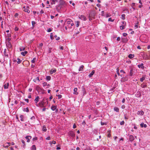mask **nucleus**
<instances>
[{
	"mask_svg": "<svg viewBox=\"0 0 150 150\" xmlns=\"http://www.w3.org/2000/svg\"><path fill=\"white\" fill-rule=\"evenodd\" d=\"M54 37L56 38V40H58L60 39L59 37H57L56 35H54Z\"/></svg>",
	"mask_w": 150,
	"mask_h": 150,
	"instance_id": "obj_39",
	"label": "nucleus"
},
{
	"mask_svg": "<svg viewBox=\"0 0 150 150\" xmlns=\"http://www.w3.org/2000/svg\"><path fill=\"white\" fill-rule=\"evenodd\" d=\"M42 101H45V104L46 103V104L47 105L48 103V101L47 100V98H43Z\"/></svg>",
	"mask_w": 150,
	"mask_h": 150,
	"instance_id": "obj_23",
	"label": "nucleus"
},
{
	"mask_svg": "<svg viewBox=\"0 0 150 150\" xmlns=\"http://www.w3.org/2000/svg\"><path fill=\"white\" fill-rule=\"evenodd\" d=\"M124 124H125V122L124 121H121L120 122V124L121 125H124Z\"/></svg>",
	"mask_w": 150,
	"mask_h": 150,
	"instance_id": "obj_49",
	"label": "nucleus"
},
{
	"mask_svg": "<svg viewBox=\"0 0 150 150\" xmlns=\"http://www.w3.org/2000/svg\"><path fill=\"white\" fill-rule=\"evenodd\" d=\"M21 142H22V143L24 144L23 146H25V142L23 140H22Z\"/></svg>",
	"mask_w": 150,
	"mask_h": 150,
	"instance_id": "obj_60",
	"label": "nucleus"
},
{
	"mask_svg": "<svg viewBox=\"0 0 150 150\" xmlns=\"http://www.w3.org/2000/svg\"><path fill=\"white\" fill-rule=\"evenodd\" d=\"M38 80L39 81H40V80H39V77H37L36 79H34L33 80V81L35 82H36V80Z\"/></svg>",
	"mask_w": 150,
	"mask_h": 150,
	"instance_id": "obj_47",
	"label": "nucleus"
},
{
	"mask_svg": "<svg viewBox=\"0 0 150 150\" xmlns=\"http://www.w3.org/2000/svg\"><path fill=\"white\" fill-rule=\"evenodd\" d=\"M32 25L33 27L35 26V24H36V23L35 21H32Z\"/></svg>",
	"mask_w": 150,
	"mask_h": 150,
	"instance_id": "obj_46",
	"label": "nucleus"
},
{
	"mask_svg": "<svg viewBox=\"0 0 150 150\" xmlns=\"http://www.w3.org/2000/svg\"><path fill=\"white\" fill-rule=\"evenodd\" d=\"M28 53V52L26 51H25L24 52H21V54L23 56H25L26 54Z\"/></svg>",
	"mask_w": 150,
	"mask_h": 150,
	"instance_id": "obj_30",
	"label": "nucleus"
},
{
	"mask_svg": "<svg viewBox=\"0 0 150 150\" xmlns=\"http://www.w3.org/2000/svg\"><path fill=\"white\" fill-rule=\"evenodd\" d=\"M85 150H91V149L90 147L89 146H87Z\"/></svg>",
	"mask_w": 150,
	"mask_h": 150,
	"instance_id": "obj_45",
	"label": "nucleus"
},
{
	"mask_svg": "<svg viewBox=\"0 0 150 150\" xmlns=\"http://www.w3.org/2000/svg\"><path fill=\"white\" fill-rule=\"evenodd\" d=\"M4 54L5 55V56H8V55L7 54H6V50L5 49L4 51Z\"/></svg>",
	"mask_w": 150,
	"mask_h": 150,
	"instance_id": "obj_52",
	"label": "nucleus"
},
{
	"mask_svg": "<svg viewBox=\"0 0 150 150\" xmlns=\"http://www.w3.org/2000/svg\"><path fill=\"white\" fill-rule=\"evenodd\" d=\"M122 25H126V22L125 21H122Z\"/></svg>",
	"mask_w": 150,
	"mask_h": 150,
	"instance_id": "obj_62",
	"label": "nucleus"
},
{
	"mask_svg": "<svg viewBox=\"0 0 150 150\" xmlns=\"http://www.w3.org/2000/svg\"><path fill=\"white\" fill-rule=\"evenodd\" d=\"M51 79V77L50 76H47L46 77V79L47 81H50Z\"/></svg>",
	"mask_w": 150,
	"mask_h": 150,
	"instance_id": "obj_36",
	"label": "nucleus"
},
{
	"mask_svg": "<svg viewBox=\"0 0 150 150\" xmlns=\"http://www.w3.org/2000/svg\"><path fill=\"white\" fill-rule=\"evenodd\" d=\"M101 13H102V16H105V15L104 14V11H102Z\"/></svg>",
	"mask_w": 150,
	"mask_h": 150,
	"instance_id": "obj_59",
	"label": "nucleus"
},
{
	"mask_svg": "<svg viewBox=\"0 0 150 150\" xmlns=\"http://www.w3.org/2000/svg\"><path fill=\"white\" fill-rule=\"evenodd\" d=\"M84 68V66L82 65H81L80 67L79 68V71H82L83 70V69Z\"/></svg>",
	"mask_w": 150,
	"mask_h": 150,
	"instance_id": "obj_27",
	"label": "nucleus"
},
{
	"mask_svg": "<svg viewBox=\"0 0 150 150\" xmlns=\"http://www.w3.org/2000/svg\"><path fill=\"white\" fill-rule=\"evenodd\" d=\"M23 8L24 9V11L25 12H27L28 13H29L30 11L29 10L28 7V6L25 7V6L23 7Z\"/></svg>",
	"mask_w": 150,
	"mask_h": 150,
	"instance_id": "obj_5",
	"label": "nucleus"
},
{
	"mask_svg": "<svg viewBox=\"0 0 150 150\" xmlns=\"http://www.w3.org/2000/svg\"><path fill=\"white\" fill-rule=\"evenodd\" d=\"M125 14H122L121 15L122 19L123 20H125Z\"/></svg>",
	"mask_w": 150,
	"mask_h": 150,
	"instance_id": "obj_40",
	"label": "nucleus"
},
{
	"mask_svg": "<svg viewBox=\"0 0 150 150\" xmlns=\"http://www.w3.org/2000/svg\"><path fill=\"white\" fill-rule=\"evenodd\" d=\"M36 90L38 92H40L41 91H44V90L43 89H42L40 88V87L39 86H37L36 87Z\"/></svg>",
	"mask_w": 150,
	"mask_h": 150,
	"instance_id": "obj_4",
	"label": "nucleus"
},
{
	"mask_svg": "<svg viewBox=\"0 0 150 150\" xmlns=\"http://www.w3.org/2000/svg\"><path fill=\"white\" fill-rule=\"evenodd\" d=\"M114 110L115 111H116L117 112H119V109L116 107H114Z\"/></svg>",
	"mask_w": 150,
	"mask_h": 150,
	"instance_id": "obj_22",
	"label": "nucleus"
},
{
	"mask_svg": "<svg viewBox=\"0 0 150 150\" xmlns=\"http://www.w3.org/2000/svg\"><path fill=\"white\" fill-rule=\"evenodd\" d=\"M144 113V112L142 110H141L138 111L137 114L138 115H143Z\"/></svg>",
	"mask_w": 150,
	"mask_h": 150,
	"instance_id": "obj_20",
	"label": "nucleus"
},
{
	"mask_svg": "<svg viewBox=\"0 0 150 150\" xmlns=\"http://www.w3.org/2000/svg\"><path fill=\"white\" fill-rule=\"evenodd\" d=\"M96 14V11L94 10H93L91 11L89 14V17L94 18Z\"/></svg>",
	"mask_w": 150,
	"mask_h": 150,
	"instance_id": "obj_1",
	"label": "nucleus"
},
{
	"mask_svg": "<svg viewBox=\"0 0 150 150\" xmlns=\"http://www.w3.org/2000/svg\"><path fill=\"white\" fill-rule=\"evenodd\" d=\"M60 5H63L64 6L66 5V4L64 0H60L59 4Z\"/></svg>",
	"mask_w": 150,
	"mask_h": 150,
	"instance_id": "obj_6",
	"label": "nucleus"
},
{
	"mask_svg": "<svg viewBox=\"0 0 150 150\" xmlns=\"http://www.w3.org/2000/svg\"><path fill=\"white\" fill-rule=\"evenodd\" d=\"M140 126L142 127H144V128H146L147 127V125L145 124H144L143 122L140 124Z\"/></svg>",
	"mask_w": 150,
	"mask_h": 150,
	"instance_id": "obj_18",
	"label": "nucleus"
},
{
	"mask_svg": "<svg viewBox=\"0 0 150 150\" xmlns=\"http://www.w3.org/2000/svg\"><path fill=\"white\" fill-rule=\"evenodd\" d=\"M111 16V15L110 13H107L105 15L104 17H105L106 18H108V17L110 16Z\"/></svg>",
	"mask_w": 150,
	"mask_h": 150,
	"instance_id": "obj_32",
	"label": "nucleus"
},
{
	"mask_svg": "<svg viewBox=\"0 0 150 150\" xmlns=\"http://www.w3.org/2000/svg\"><path fill=\"white\" fill-rule=\"evenodd\" d=\"M20 117L21 118L20 120H21V121H24V120H23L24 116L23 115H20Z\"/></svg>",
	"mask_w": 150,
	"mask_h": 150,
	"instance_id": "obj_37",
	"label": "nucleus"
},
{
	"mask_svg": "<svg viewBox=\"0 0 150 150\" xmlns=\"http://www.w3.org/2000/svg\"><path fill=\"white\" fill-rule=\"evenodd\" d=\"M57 96L59 99H60L62 97V96L61 95H57Z\"/></svg>",
	"mask_w": 150,
	"mask_h": 150,
	"instance_id": "obj_57",
	"label": "nucleus"
},
{
	"mask_svg": "<svg viewBox=\"0 0 150 150\" xmlns=\"http://www.w3.org/2000/svg\"><path fill=\"white\" fill-rule=\"evenodd\" d=\"M56 71V69H51L50 73L51 74H52L53 73H55Z\"/></svg>",
	"mask_w": 150,
	"mask_h": 150,
	"instance_id": "obj_12",
	"label": "nucleus"
},
{
	"mask_svg": "<svg viewBox=\"0 0 150 150\" xmlns=\"http://www.w3.org/2000/svg\"><path fill=\"white\" fill-rule=\"evenodd\" d=\"M141 87L142 88H145L147 86L144 83H143L141 85Z\"/></svg>",
	"mask_w": 150,
	"mask_h": 150,
	"instance_id": "obj_24",
	"label": "nucleus"
},
{
	"mask_svg": "<svg viewBox=\"0 0 150 150\" xmlns=\"http://www.w3.org/2000/svg\"><path fill=\"white\" fill-rule=\"evenodd\" d=\"M58 0H52L51 2V4H54L56 2H57Z\"/></svg>",
	"mask_w": 150,
	"mask_h": 150,
	"instance_id": "obj_26",
	"label": "nucleus"
},
{
	"mask_svg": "<svg viewBox=\"0 0 150 150\" xmlns=\"http://www.w3.org/2000/svg\"><path fill=\"white\" fill-rule=\"evenodd\" d=\"M145 76H142V78L140 79V81L141 82H143L144 80H145Z\"/></svg>",
	"mask_w": 150,
	"mask_h": 150,
	"instance_id": "obj_21",
	"label": "nucleus"
},
{
	"mask_svg": "<svg viewBox=\"0 0 150 150\" xmlns=\"http://www.w3.org/2000/svg\"><path fill=\"white\" fill-rule=\"evenodd\" d=\"M40 99V98L38 96H37L35 100V102L36 103H37L39 101V100Z\"/></svg>",
	"mask_w": 150,
	"mask_h": 150,
	"instance_id": "obj_17",
	"label": "nucleus"
},
{
	"mask_svg": "<svg viewBox=\"0 0 150 150\" xmlns=\"http://www.w3.org/2000/svg\"><path fill=\"white\" fill-rule=\"evenodd\" d=\"M129 140L130 141H133L134 140V136L131 135H129Z\"/></svg>",
	"mask_w": 150,
	"mask_h": 150,
	"instance_id": "obj_8",
	"label": "nucleus"
},
{
	"mask_svg": "<svg viewBox=\"0 0 150 150\" xmlns=\"http://www.w3.org/2000/svg\"><path fill=\"white\" fill-rule=\"evenodd\" d=\"M134 55L132 54H130L128 55V57L130 59H131L134 57Z\"/></svg>",
	"mask_w": 150,
	"mask_h": 150,
	"instance_id": "obj_33",
	"label": "nucleus"
},
{
	"mask_svg": "<svg viewBox=\"0 0 150 150\" xmlns=\"http://www.w3.org/2000/svg\"><path fill=\"white\" fill-rule=\"evenodd\" d=\"M54 34L53 33H52L50 34V38L51 40H53L54 39Z\"/></svg>",
	"mask_w": 150,
	"mask_h": 150,
	"instance_id": "obj_28",
	"label": "nucleus"
},
{
	"mask_svg": "<svg viewBox=\"0 0 150 150\" xmlns=\"http://www.w3.org/2000/svg\"><path fill=\"white\" fill-rule=\"evenodd\" d=\"M135 6V3H132L131 4V6L133 7L134 6Z\"/></svg>",
	"mask_w": 150,
	"mask_h": 150,
	"instance_id": "obj_64",
	"label": "nucleus"
},
{
	"mask_svg": "<svg viewBox=\"0 0 150 150\" xmlns=\"http://www.w3.org/2000/svg\"><path fill=\"white\" fill-rule=\"evenodd\" d=\"M133 69L131 68L130 69V73H129V75L130 76H132L133 75V73L132 72Z\"/></svg>",
	"mask_w": 150,
	"mask_h": 150,
	"instance_id": "obj_38",
	"label": "nucleus"
},
{
	"mask_svg": "<svg viewBox=\"0 0 150 150\" xmlns=\"http://www.w3.org/2000/svg\"><path fill=\"white\" fill-rule=\"evenodd\" d=\"M42 84L43 86H45L47 85V82H45L43 83Z\"/></svg>",
	"mask_w": 150,
	"mask_h": 150,
	"instance_id": "obj_53",
	"label": "nucleus"
},
{
	"mask_svg": "<svg viewBox=\"0 0 150 150\" xmlns=\"http://www.w3.org/2000/svg\"><path fill=\"white\" fill-rule=\"evenodd\" d=\"M18 30V28L17 27H16L15 28V31H17Z\"/></svg>",
	"mask_w": 150,
	"mask_h": 150,
	"instance_id": "obj_63",
	"label": "nucleus"
},
{
	"mask_svg": "<svg viewBox=\"0 0 150 150\" xmlns=\"http://www.w3.org/2000/svg\"><path fill=\"white\" fill-rule=\"evenodd\" d=\"M18 13H16L14 15V16L16 17H18Z\"/></svg>",
	"mask_w": 150,
	"mask_h": 150,
	"instance_id": "obj_58",
	"label": "nucleus"
},
{
	"mask_svg": "<svg viewBox=\"0 0 150 150\" xmlns=\"http://www.w3.org/2000/svg\"><path fill=\"white\" fill-rule=\"evenodd\" d=\"M77 88H74V94H76V95H77L78 94V92H77Z\"/></svg>",
	"mask_w": 150,
	"mask_h": 150,
	"instance_id": "obj_16",
	"label": "nucleus"
},
{
	"mask_svg": "<svg viewBox=\"0 0 150 150\" xmlns=\"http://www.w3.org/2000/svg\"><path fill=\"white\" fill-rule=\"evenodd\" d=\"M79 17L80 19L84 21L86 20V17L83 15H81L80 16L79 15Z\"/></svg>",
	"mask_w": 150,
	"mask_h": 150,
	"instance_id": "obj_7",
	"label": "nucleus"
},
{
	"mask_svg": "<svg viewBox=\"0 0 150 150\" xmlns=\"http://www.w3.org/2000/svg\"><path fill=\"white\" fill-rule=\"evenodd\" d=\"M82 91L83 95L84 96L86 94V91L85 89L83 87L82 88Z\"/></svg>",
	"mask_w": 150,
	"mask_h": 150,
	"instance_id": "obj_34",
	"label": "nucleus"
},
{
	"mask_svg": "<svg viewBox=\"0 0 150 150\" xmlns=\"http://www.w3.org/2000/svg\"><path fill=\"white\" fill-rule=\"evenodd\" d=\"M32 138L31 136H27L25 137V139L27 140V142H30V139Z\"/></svg>",
	"mask_w": 150,
	"mask_h": 150,
	"instance_id": "obj_9",
	"label": "nucleus"
},
{
	"mask_svg": "<svg viewBox=\"0 0 150 150\" xmlns=\"http://www.w3.org/2000/svg\"><path fill=\"white\" fill-rule=\"evenodd\" d=\"M43 46V43H41L40 44H39V48H41Z\"/></svg>",
	"mask_w": 150,
	"mask_h": 150,
	"instance_id": "obj_51",
	"label": "nucleus"
},
{
	"mask_svg": "<svg viewBox=\"0 0 150 150\" xmlns=\"http://www.w3.org/2000/svg\"><path fill=\"white\" fill-rule=\"evenodd\" d=\"M127 34L126 33H124L123 34V35L124 36V37H126L127 36Z\"/></svg>",
	"mask_w": 150,
	"mask_h": 150,
	"instance_id": "obj_61",
	"label": "nucleus"
},
{
	"mask_svg": "<svg viewBox=\"0 0 150 150\" xmlns=\"http://www.w3.org/2000/svg\"><path fill=\"white\" fill-rule=\"evenodd\" d=\"M114 19L112 20L111 18H110L108 19V21H111L113 22L114 21Z\"/></svg>",
	"mask_w": 150,
	"mask_h": 150,
	"instance_id": "obj_48",
	"label": "nucleus"
},
{
	"mask_svg": "<svg viewBox=\"0 0 150 150\" xmlns=\"http://www.w3.org/2000/svg\"><path fill=\"white\" fill-rule=\"evenodd\" d=\"M143 63H142L138 65V67L139 68H141L142 69H144V67L143 66Z\"/></svg>",
	"mask_w": 150,
	"mask_h": 150,
	"instance_id": "obj_11",
	"label": "nucleus"
},
{
	"mask_svg": "<svg viewBox=\"0 0 150 150\" xmlns=\"http://www.w3.org/2000/svg\"><path fill=\"white\" fill-rule=\"evenodd\" d=\"M52 31V29L51 28H49L47 30V32H51Z\"/></svg>",
	"mask_w": 150,
	"mask_h": 150,
	"instance_id": "obj_55",
	"label": "nucleus"
},
{
	"mask_svg": "<svg viewBox=\"0 0 150 150\" xmlns=\"http://www.w3.org/2000/svg\"><path fill=\"white\" fill-rule=\"evenodd\" d=\"M42 130V131L44 132H46L47 131V129H46V127L45 125L43 126Z\"/></svg>",
	"mask_w": 150,
	"mask_h": 150,
	"instance_id": "obj_25",
	"label": "nucleus"
},
{
	"mask_svg": "<svg viewBox=\"0 0 150 150\" xmlns=\"http://www.w3.org/2000/svg\"><path fill=\"white\" fill-rule=\"evenodd\" d=\"M44 105H45V101H42L40 102L38 104V105H37V106H39L41 107H44Z\"/></svg>",
	"mask_w": 150,
	"mask_h": 150,
	"instance_id": "obj_2",
	"label": "nucleus"
},
{
	"mask_svg": "<svg viewBox=\"0 0 150 150\" xmlns=\"http://www.w3.org/2000/svg\"><path fill=\"white\" fill-rule=\"evenodd\" d=\"M9 86V83H7V84H5L4 85V87L5 89H7L8 88Z\"/></svg>",
	"mask_w": 150,
	"mask_h": 150,
	"instance_id": "obj_13",
	"label": "nucleus"
},
{
	"mask_svg": "<svg viewBox=\"0 0 150 150\" xmlns=\"http://www.w3.org/2000/svg\"><path fill=\"white\" fill-rule=\"evenodd\" d=\"M38 139V137H34L33 138V141H35V140H36Z\"/></svg>",
	"mask_w": 150,
	"mask_h": 150,
	"instance_id": "obj_56",
	"label": "nucleus"
},
{
	"mask_svg": "<svg viewBox=\"0 0 150 150\" xmlns=\"http://www.w3.org/2000/svg\"><path fill=\"white\" fill-rule=\"evenodd\" d=\"M63 5H60V4H59L58 5L56 6V8L58 10H60L61 9L63 8Z\"/></svg>",
	"mask_w": 150,
	"mask_h": 150,
	"instance_id": "obj_10",
	"label": "nucleus"
},
{
	"mask_svg": "<svg viewBox=\"0 0 150 150\" xmlns=\"http://www.w3.org/2000/svg\"><path fill=\"white\" fill-rule=\"evenodd\" d=\"M23 110L24 111H25L27 112H29V110L28 108H23Z\"/></svg>",
	"mask_w": 150,
	"mask_h": 150,
	"instance_id": "obj_31",
	"label": "nucleus"
},
{
	"mask_svg": "<svg viewBox=\"0 0 150 150\" xmlns=\"http://www.w3.org/2000/svg\"><path fill=\"white\" fill-rule=\"evenodd\" d=\"M17 60H18V61H17V63L18 64H20L22 60L18 58H17Z\"/></svg>",
	"mask_w": 150,
	"mask_h": 150,
	"instance_id": "obj_42",
	"label": "nucleus"
},
{
	"mask_svg": "<svg viewBox=\"0 0 150 150\" xmlns=\"http://www.w3.org/2000/svg\"><path fill=\"white\" fill-rule=\"evenodd\" d=\"M120 29L121 30H123L125 28L124 25H122L120 26Z\"/></svg>",
	"mask_w": 150,
	"mask_h": 150,
	"instance_id": "obj_43",
	"label": "nucleus"
},
{
	"mask_svg": "<svg viewBox=\"0 0 150 150\" xmlns=\"http://www.w3.org/2000/svg\"><path fill=\"white\" fill-rule=\"evenodd\" d=\"M69 134L72 137H74L75 136V134L74 132L72 131H70L68 132Z\"/></svg>",
	"mask_w": 150,
	"mask_h": 150,
	"instance_id": "obj_3",
	"label": "nucleus"
},
{
	"mask_svg": "<svg viewBox=\"0 0 150 150\" xmlns=\"http://www.w3.org/2000/svg\"><path fill=\"white\" fill-rule=\"evenodd\" d=\"M101 125H107V123H105V122L104 123V122H101Z\"/></svg>",
	"mask_w": 150,
	"mask_h": 150,
	"instance_id": "obj_54",
	"label": "nucleus"
},
{
	"mask_svg": "<svg viewBox=\"0 0 150 150\" xmlns=\"http://www.w3.org/2000/svg\"><path fill=\"white\" fill-rule=\"evenodd\" d=\"M76 26L77 27H79V25L80 22L79 21H76Z\"/></svg>",
	"mask_w": 150,
	"mask_h": 150,
	"instance_id": "obj_50",
	"label": "nucleus"
},
{
	"mask_svg": "<svg viewBox=\"0 0 150 150\" xmlns=\"http://www.w3.org/2000/svg\"><path fill=\"white\" fill-rule=\"evenodd\" d=\"M95 70H93L90 73V74L88 75V76L89 77H91L95 73Z\"/></svg>",
	"mask_w": 150,
	"mask_h": 150,
	"instance_id": "obj_14",
	"label": "nucleus"
},
{
	"mask_svg": "<svg viewBox=\"0 0 150 150\" xmlns=\"http://www.w3.org/2000/svg\"><path fill=\"white\" fill-rule=\"evenodd\" d=\"M32 150H36V148L35 145H33L31 147Z\"/></svg>",
	"mask_w": 150,
	"mask_h": 150,
	"instance_id": "obj_35",
	"label": "nucleus"
},
{
	"mask_svg": "<svg viewBox=\"0 0 150 150\" xmlns=\"http://www.w3.org/2000/svg\"><path fill=\"white\" fill-rule=\"evenodd\" d=\"M122 41L124 42H126L128 41V39L127 38H124L122 39Z\"/></svg>",
	"mask_w": 150,
	"mask_h": 150,
	"instance_id": "obj_29",
	"label": "nucleus"
},
{
	"mask_svg": "<svg viewBox=\"0 0 150 150\" xmlns=\"http://www.w3.org/2000/svg\"><path fill=\"white\" fill-rule=\"evenodd\" d=\"M72 21L71 20L69 19V20L67 21V23L68 24H70Z\"/></svg>",
	"mask_w": 150,
	"mask_h": 150,
	"instance_id": "obj_41",
	"label": "nucleus"
},
{
	"mask_svg": "<svg viewBox=\"0 0 150 150\" xmlns=\"http://www.w3.org/2000/svg\"><path fill=\"white\" fill-rule=\"evenodd\" d=\"M6 45H7V47L9 48H12V45H11V43L9 42H8L6 44Z\"/></svg>",
	"mask_w": 150,
	"mask_h": 150,
	"instance_id": "obj_15",
	"label": "nucleus"
},
{
	"mask_svg": "<svg viewBox=\"0 0 150 150\" xmlns=\"http://www.w3.org/2000/svg\"><path fill=\"white\" fill-rule=\"evenodd\" d=\"M56 108H57L56 106L52 105L51 107V108L52 110L54 111L56 109Z\"/></svg>",
	"mask_w": 150,
	"mask_h": 150,
	"instance_id": "obj_19",
	"label": "nucleus"
},
{
	"mask_svg": "<svg viewBox=\"0 0 150 150\" xmlns=\"http://www.w3.org/2000/svg\"><path fill=\"white\" fill-rule=\"evenodd\" d=\"M36 59V58L35 57H34L33 58V59L32 60L31 62L33 63H34L35 62Z\"/></svg>",
	"mask_w": 150,
	"mask_h": 150,
	"instance_id": "obj_44",
	"label": "nucleus"
}]
</instances>
